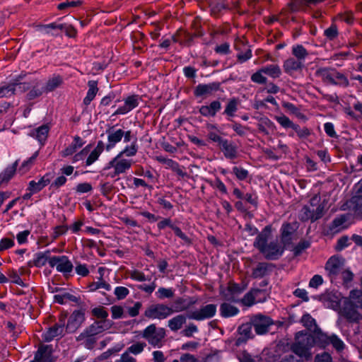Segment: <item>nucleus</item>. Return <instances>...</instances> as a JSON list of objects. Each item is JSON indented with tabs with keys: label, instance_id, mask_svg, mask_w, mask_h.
Wrapping results in <instances>:
<instances>
[{
	"label": "nucleus",
	"instance_id": "obj_20",
	"mask_svg": "<svg viewBox=\"0 0 362 362\" xmlns=\"http://www.w3.org/2000/svg\"><path fill=\"white\" fill-rule=\"evenodd\" d=\"M219 88L220 83L218 82L199 83L195 87L194 94L196 97L208 96L216 92Z\"/></svg>",
	"mask_w": 362,
	"mask_h": 362
},
{
	"label": "nucleus",
	"instance_id": "obj_9",
	"mask_svg": "<svg viewBox=\"0 0 362 362\" xmlns=\"http://www.w3.org/2000/svg\"><path fill=\"white\" fill-rule=\"evenodd\" d=\"M344 259L338 255H333L329 258L325 264V271L332 281L342 272Z\"/></svg>",
	"mask_w": 362,
	"mask_h": 362
},
{
	"label": "nucleus",
	"instance_id": "obj_41",
	"mask_svg": "<svg viewBox=\"0 0 362 362\" xmlns=\"http://www.w3.org/2000/svg\"><path fill=\"white\" fill-rule=\"evenodd\" d=\"M138 149L139 146L137 144V139H134L133 142L129 145H127L118 154L122 157L124 156L127 157H133L137 153Z\"/></svg>",
	"mask_w": 362,
	"mask_h": 362
},
{
	"label": "nucleus",
	"instance_id": "obj_24",
	"mask_svg": "<svg viewBox=\"0 0 362 362\" xmlns=\"http://www.w3.org/2000/svg\"><path fill=\"white\" fill-rule=\"evenodd\" d=\"M84 320L85 314L83 311L81 310H74L68 320L66 329L70 331L75 330L83 323Z\"/></svg>",
	"mask_w": 362,
	"mask_h": 362
},
{
	"label": "nucleus",
	"instance_id": "obj_21",
	"mask_svg": "<svg viewBox=\"0 0 362 362\" xmlns=\"http://www.w3.org/2000/svg\"><path fill=\"white\" fill-rule=\"evenodd\" d=\"M112 325L110 320H99L94 322L88 326L85 330L90 335L98 339V335L105 330L109 329Z\"/></svg>",
	"mask_w": 362,
	"mask_h": 362
},
{
	"label": "nucleus",
	"instance_id": "obj_55",
	"mask_svg": "<svg viewBox=\"0 0 362 362\" xmlns=\"http://www.w3.org/2000/svg\"><path fill=\"white\" fill-rule=\"evenodd\" d=\"M300 321L303 326L309 329H315L317 327L315 320L308 313L303 315Z\"/></svg>",
	"mask_w": 362,
	"mask_h": 362
},
{
	"label": "nucleus",
	"instance_id": "obj_56",
	"mask_svg": "<svg viewBox=\"0 0 362 362\" xmlns=\"http://www.w3.org/2000/svg\"><path fill=\"white\" fill-rule=\"evenodd\" d=\"M37 156L38 151H35L31 157L23 162L20 168V170L22 172V173H25L30 168Z\"/></svg>",
	"mask_w": 362,
	"mask_h": 362
},
{
	"label": "nucleus",
	"instance_id": "obj_44",
	"mask_svg": "<svg viewBox=\"0 0 362 362\" xmlns=\"http://www.w3.org/2000/svg\"><path fill=\"white\" fill-rule=\"evenodd\" d=\"M18 166V160L15 161L11 165H8L1 174L0 180L1 182H8L14 175Z\"/></svg>",
	"mask_w": 362,
	"mask_h": 362
},
{
	"label": "nucleus",
	"instance_id": "obj_63",
	"mask_svg": "<svg viewBox=\"0 0 362 362\" xmlns=\"http://www.w3.org/2000/svg\"><path fill=\"white\" fill-rule=\"evenodd\" d=\"M15 245L13 239L8 238H3L0 240V252L8 250Z\"/></svg>",
	"mask_w": 362,
	"mask_h": 362
},
{
	"label": "nucleus",
	"instance_id": "obj_4",
	"mask_svg": "<svg viewBox=\"0 0 362 362\" xmlns=\"http://www.w3.org/2000/svg\"><path fill=\"white\" fill-rule=\"evenodd\" d=\"M131 159L124 158L117 154L109 161L103 170V175L107 177L114 178L120 174L125 173L132 166Z\"/></svg>",
	"mask_w": 362,
	"mask_h": 362
},
{
	"label": "nucleus",
	"instance_id": "obj_62",
	"mask_svg": "<svg viewBox=\"0 0 362 362\" xmlns=\"http://www.w3.org/2000/svg\"><path fill=\"white\" fill-rule=\"evenodd\" d=\"M252 57V50L249 48L237 54V59L240 63H244Z\"/></svg>",
	"mask_w": 362,
	"mask_h": 362
},
{
	"label": "nucleus",
	"instance_id": "obj_18",
	"mask_svg": "<svg viewBox=\"0 0 362 362\" xmlns=\"http://www.w3.org/2000/svg\"><path fill=\"white\" fill-rule=\"evenodd\" d=\"M52 345H40L35 353L34 359L30 362H52Z\"/></svg>",
	"mask_w": 362,
	"mask_h": 362
},
{
	"label": "nucleus",
	"instance_id": "obj_51",
	"mask_svg": "<svg viewBox=\"0 0 362 362\" xmlns=\"http://www.w3.org/2000/svg\"><path fill=\"white\" fill-rule=\"evenodd\" d=\"M146 344L144 342H136L129 346L126 351L133 355H139L142 353L146 347Z\"/></svg>",
	"mask_w": 362,
	"mask_h": 362
},
{
	"label": "nucleus",
	"instance_id": "obj_2",
	"mask_svg": "<svg viewBox=\"0 0 362 362\" xmlns=\"http://www.w3.org/2000/svg\"><path fill=\"white\" fill-rule=\"evenodd\" d=\"M253 245L264 258L269 260H276L280 258L286 248L277 238H272L270 226H265L257 234Z\"/></svg>",
	"mask_w": 362,
	"mask_h": 362
},
{
	"label": "nucleus",
	"instance_id": "obj_53",
	"mask_svg": "<svg viewBox=\"0 0 362 362\" xmlns=\"http://www.w3.org/2000/svg\"><path fill=\"white\" fill-rule=\"evenodd\" d=\"M15 94L13 85L11 83L0 86V98H8Z\"/></svg>",
	"mask_w": 362,
	"mask_h": 362
},
{
	"label": "nucleus",
	"instance_id": "obj_28",
	"mask_svg": "<svg viewBox=\"0 0 362 362\" xmlns=\"http://www.w3.org/2000/svg\"><path fill=\"white\" fill-rule=\"evenodd\" d=\"M283 67L286 73L292 74L294 71L301 70L304 64L297 59L290 57L284 61Z\"/></svg>",
	"mask_w": 362,
	"mask_h": 362
},
{
	"label": "nucleus",
	"instance_id": "obj_25",
	"mask_svg": "<svg viewBox=\"0 0 362 362\" xmlns=\"http://www.w3.org/2000/svg\"><path fill=\"white\" fill-rule=\"evenodd\" d=\"M221 109V103L218 100H213L209 105H202L199 112L206 117H214Z\"/></svg>",
	"mask_w": 362,
	"mask_h": 362
},
{
	"label": "nucleus",
	"instance_id": "obj_37",
	"mask_svg": "<svg viewBox=\"0 0 362 362\" xmlns=\"http://www.w3.org/2000/svg\"><path fill=\"white\" fill-rule=\"evenodd\" d=\"M258 129L265 134H269V132L275 128L274 123L267 117H260L257 124Z\"/></svg>",
	"mask_w": 362,
	"mask_h": 362
},
{
	"label": "nucleus",
	"instance_id": "obj_10",
	"mask_svg": "<svg viewBox=\"0 0 362 362\" xmlns=\"http://www.w3.org/2000/svg\"><path fill=\"white\" fill-rule=\"evenodd\" d=\"M49 266L52 268L55 267L58 272L63 274L64 276L69 274L74 269L72 262L66 255L52 256Z\"/></svg>",
	"mask_w": 362,
	"mask_h": 362
},
{
	"label": "nucleus",
	"instance_id": "obj_52",
	"mask_svg": "<svg viewBox=\"0 0 362 362\" xmlns=\"http://www.w3.org/2000/svg\"><path fill=\"white\" fill-rule=\"evenodd\" d=\"M156 295L159 299L171 298L174 296V290L172 288L160 287L156 292Z\"/></svg>",
	"mask_w": 362,
	"mask_h": 362
},
{
	"label": "nucleus",
	"instance_id": "obj_60",
	"mask_svg": "<svg viewBox=\"0 0 362 362\" xmlns=\"http://www.w3.org/2000/svg\"><path fill=\"white\" fill-rule=\"evenodd\" d=\"M350 245V239L347 235L341 237L337 243L335 250L337 251H341Z\"/></svg>",
	"mask_w": 362,
	"mask_h": 362
},
{
	"label": "nucleus",
	"instance_id": "obj_59",
	"mask_svg": "<svg viewBox=\"0 0 362 362\" xmlns=\"http://www.w3.org/2000/svg\"><path fill=\"white\" fill-rule=\"evenodd\" d=\"M92 313L95 317L101 319L100 320H107L108 313L103 307L99 306L94 308L92 310Z\"/></svg>",
	"mask_w": 362,
	"mask_h": 362
},
{
	"label": "nucleus",
	"instance_id": "obj_1",
	"mask_svg": "<svg viewBox=\"0 0 362 362\" xmlns=\"http://www.w3.org/2000/svg\"><path fill=\"white\" fill-rule=\"evenodd\" d=\"M320 300L326 308L338 312L350 322H358L361 318L358 310L362 308L361 290L351 291L348 298L343 297L337 291H326L320 296Z\"/></svg>",
	"mask_w": 362,
	"mask_h": 362
},
{
	"label": "nucleus",
	"instance_id": "obj_7",
	"mask_svg": "<svg viewBox=\"0 0 362 362\" xmlns=\"http://www.w3.org/2000/svg\"><path fill=\"white\" fill-rule=\"evenodd\" d=\"M142 337L153 347H160L162 340L165 337V330L164 328L156 327L154 324H151L144 329Z\"/></svg>",
	"mask_w": 362,
	"mask_h": 362
},
{
	"label": "nucleus",
	"instance_id": "obj_14",
	"mask_svg": "<svg viewBox=\"0 0 362 362\" xmlns=\"http://www.w3.org/2000/svg\"><path fill=\"white\" fill-rule=\"evenodd\" d=\"M266 298V292L264 290L252 288L243 298H240V303L246 306H251L255 303L264 302Z\"/></svg>",
	"mask_w": 362,
	"mask_h": 362
},
{
	"label": "nucleus",
	"instance_id": "obj_17",
	"mask_svg": "<svg viewBox=\"0 0 362 362\" xmlns=\"http://www.w3.org/2000/svg\"><path fill=\"white\" fill-rule=\"evenodd\" d=\"M251 323L257 334H264L269 331L273 321L269 317L257 315L251 318Z\"/></svg>",
	"mask_w": 362,
	"mask_h": 362
},
{
	"label": "nucleus",
	"instance_id": "obj_34",
	"mask_svg": "<svg viewBox=\"0 0 362 362\" xmlns=\"http://www.w3.org/2000/svg\"><path fill=\"white\" fill-rule=\"evenodd\" d=\"M262 71L273 79L279 78L282 74L280 66L276 64H267L262 67Z\"/></svg>",
	"mask_w": 362,
	"mask_h": 362
},
{
	"label": "nucleus",
	"instance_id": "obj_16",
	"mask_svg": "<svg viewBox=\"0 0 362 362\" xmlns=\"http://www.w3.org/2000/svg\"><path fill=\"white\" fill-rule=\"evenodd\" d=\"M64 329L65 318H62L42 334V339L45 341L49 342L57 337L61 338L64 335Z\"/></svg>",
	"mask_w": 362,
	"mask_h": 362
},
{
	"label": "nucleus",
	"instance_id": "obj_35",
	"mask_svg": "<svg viewBox=\"0 0 362 362\" xmlns=\"http://www.w3.org/2000/svg\"><path fill=\"white\" fill-rule=\"evenodd\" d=\"M186 320L187 317L184 315H178L168 320V326L173 332H177L182 327Z\"/></svg>",
	"mask_w": 362,
	"mask_h": 362
},
{
	"label": "nucleus",
	"instance_id": "obj_40",
	"mask_svg": "<svg viewBox=\"0 0 362 362\" xmlns=\"http://www.w3.org/2000/svg\"><path fill=\"white\" fill-rule=\"evenodd\" d=\"M62 78L60 76H53L49 78L43 86L45 93H49L54 90L62 83Z\"/></svg>",
	"mask_w": 362,
	"mask_h": 362
},
{
	"label": "nucleus",
	"instance_id": "obj_57",
	"mask_svg": "<svg viewBox=\"0 0 362 362\" xmlns=\"http://www.w3.org/2000/svg\"><path fill=\"white\" fill-rule=\"evenodd\" d=\"M233 173L235 175L237 179L240 181L246 180L249 176L248 170L241 167H233Z\"/></svg>",
	"mask_w": 362,
	"mask_h": 362
},
{
	"label": "nucleus",
	"instance_id": "obj_49",
	"mask_svg": "<svg viewBox=\"0 0 362 362\" xmlns=\"http://www.w3.org/2000/svg\"><path fill=\"white\" fill-rule=\"evenodd\" d=\"M228 8V6L224 2H218L217 0H213L210 3V9L212 14L216 16L222 11Z\"/></svg>",
	"mask_w": 362,
	"mask_h": 362
},
{
	"label": "nucleus",
	"instance_id": "obj_64",
	"mask_svg": "<svg viewBox=\"0 0 362 362\" xmlns=\"http://www.w3.org/2000/svg\"><path fill=\"white\" fill-rule=\"evenodd\" d=\"M324 34L326 37L329 40H333L338 35V30L335 25H332L328 28L325 29Z\"/></svg>",
	"mask_w": 362,
	"mask_h": 362
},
{
	"label": "nucleus",
	"instance_id": "obj_58",
	"mask_svg": "<svg viewBox=\"0 0 362 362\" xmlns=\"http://www.w3.org/2000/svg\"><path fill=\"white\" fill-rule=\"evenodd\" d=\"M12 85H13L15 88V94L16 93H23L28 90L30 85L28 83L25 82H18V80H15L13 82L11 83Z\"/></svg>",
	"mask_w": 362,
	"mask_h": 362
},
{
	"label": "nucleus",
	"instance_id": "obj_30",
	"mask_svg": "<svg viewBox=\"0 0 362 362\" xmlns=\"http://www.w3.org/2000/svg\"><path fill=\"white\" fill-rule=\"evenodd\" d=\"M104 149L105 144L103 141H98L94 149L91 151H90V153L86 160V165L89 166L95 163L98 159Z\"/></svg>",
	"mask_w": 362,
	"mask_h": 362
},
{
	"label": "nucleus",
	"instance_id": "obj_3",
	"mask_svg": "<svg viewBox=\"0 0 362 362\" xmlns=\"http://www.w3.org/2000/svg\"><path fill=\"white\" fill-rule=\"evenodd\" d=\"M316 344L315 338L309 333L298 332L296 335V341L291 349L300 357L308 359L311 357V349Z\"/></svg>",
	"mask_w": 362,
	"mask_h": 362
},
{
	"label": "nucleus",
	"instance_id": "obj_54",
	"mask_svg": "<svg viewBox=\"0 0 362 362\" xmlns=\"http://www.w3.org/2000/svg\"><path fill=\"white\" fill-rule=\"evenodd\" d=\"M329 344H332L338 351H342L345 346L343 341L334 334L330 335Z\"/></svg>",
	"mask_w": 362,
	"mask_h": 362
},
{
	"label": "nucleus",
	"instance_id": "obj_38",
	"mask_svg": "<svg viewBox=\"0 0 362 362\" xmlns=\"http://www.w3.org/2000/svg\"><path fill=\"white\" fill-rule=\"evenodd\" d=\"M88 90L86 96L83 99V103L88 105L95 98L98 91V82L96 81H89L88 83Z\"/></svg>",
	"mask_w": 362,
	"mask_h": 362
},
{
	"label": "nucleus",
	"instance_id": "obj_12",
	"mask_svg": "<svg viewBox=\"0 0 362 362\" xmlns=\"http://www.w3.org/2000/svg\"><path fill=\"white\" fill-rule=\"evenodd\" d=\"M141 100V97L138 95H130L124 98L123 104L116 109L112 115H127L139 106Z\"/></svg>",
	"mask_w": 362,
	"mask_h": 362
},
{
	"label": "nucleus",
	"instance_id": "obj_39",
	"mask_svg": "<svg viewBox=\"0 0 362 362\" xmlns=\"http://www.w3.org/2000/svg\"><path fill=\"white\" fill-rule=\"evenodd\" d=\"M83 144V139L80 136H76L73 142L63 151L62 155L69 156L74 154Z\"/></svg>",
	"mask_w": 362,
	"mask_h": 362
},
{
	"label": "nucleus",
	"instance_id": "obj_8",
	"mask_svg": "<svg viewBox=\"0 0 362 362\" xmlns=\"http://www.w3.org/2000/svg\"><path fill=\"white\" fill-rule=\"evenodd\" d=\"M38 30L43 34L51 35L52 36L58 35V33L53 32V30H63L66 35L69 37H74L76 35V30L74 26L67 23L59 24L57 23H52L47 25H42L39 26Z\"/></svg>",
	"mask_w": 362,
	"mask_h": 362
},
{
	"label": "nucleus",
	"instance_id": "obj_23",
	"mask_svg": "<svg viewBox=\"0 0 362 362\" xmlns=\"http://www.w3.org/2000/svg\"><path fill=\"white\" fill-rule=\"evenodd\" d=\"M106 132L107 134V143L105 148L107 151H110L122 141L124 136L123 130L121 129H115L114 127H112L107 130Z\"/></svg>",
	"mask_w": 362,
	"mask_h": 362
},
{
	"label": "nucleus",
	"instance_id": "obj_33",
	"mask_svg": "<svg viewBox=\"0 0 362 362\" xmlns=\"http://www.w3.org/2000/svg\"><path fill=\"white\" fill-rule=\"evenodd\" d=\"M316 199L317 198L311 199L310 206L305 205L301 209L299 213V218L301 221L310 220L313 222L315 221L314 220V202Z\"/></svg>",
	"mask_w": 362,
	"mask_h": 362
},
{
	"label": "nucleus",
	"instance_id": "obj_47",
	"mask_svg": "<svg viewBox=\"0 0 362 362\" xmlns=\"http://www.w3.org/2000/svg\"><path fill=\"white\" fill-rule=\"evenodd\" d=\"M238 101L236 98L230 99L227 103L223 114L228 117H233L238 110Z\"/></svg>",
	"mask_w": 362,
	"mask_h": 362
},
{
	"label": "nucleus",
	"instance_id": "obj_31",
	"mask_svg": "<svg viewBox=\"0 0 362 362\" xmlns=\"http://www.w3.org/2000/svg\"><path fill=\"white\" fill-rule=\"evenodd\" d=\"M76 341L81 342L87 349H93L97 341L90 334H88L85 329L78 336L76 337Z\"/></svg>",
	"mask_w": 362,
	"mask_h": 362
},
{
	"label": "nucleus",
	"instance_id": "obj_6",
	"mask_svg": "<svg viewBox=\"0 0 362 362\" xmlns=\"http://www.w3.org/2000/svg\"><path fill=\"white\" fill-rule=\"evenodd\" d=\"M173 314V308L163 303L149 305L144 312V315L151 320H165Z\"/></svg>",
	"mask_w": 362,
	"mask_h": 362
},
{
	"label": "nucleus",
	"instance_id": "obj_5",
	"mask_svg": "<svg viewBox=\"0 0 362 362\" xmlns=\"http://www.w3.org/2000/svg\"><path fill=\"white\" fill-rule=\"evenodd\" d=\"M316 75L327 84L346 87L349 83L344 74L333 69L320 68L316 71Z\"/></svg>",
	"mask_w": 362,
	"mask_h": 362
},
{
	"label": "nucleus",
	"instance_id": "obj_11",
	"mask_svg": "<svg viewBox=\"0 0 362 362\" xmlns=\"http://www.w3.org/2000/svg\"><path fill=\"white\" fill-rule=\"evenodd\" d=\"M216 313V305L207 304L199 309L192 310L188 314V318L202 321L213 317Z\"/></svg>",
	"mask_w": 362,
	"mask_h": 362
},
{
	"label": "nucleus",
	"instance_id": "obj_46",
	"mask_svg": "<svg viewBox=\"0 0 362 362\" xmlns=\"http://www.w3.org/2000/svg\"><path fill=\"white\" fill-rule=\"evenodd\" d=\"M88 288L91 292L95 291L100 288H104L105 291H109L111 290V286L103 279H101V278H98L97 281L93 282L88 286Z\"/></svg>",
	"mask_w": 362,
	"mask_h": 362
},
{
	"label": "nucleus",
	"instance_id": "obj_29",
	"mask_svg": "<svg viewBox=\"0 0 362 362\" xmlns=\"http://www.w3.org/2000/svg\"><path fill=\"white\" fill-rule=\"evenodd\" d=\"M62 291V293L56 294L54 296V302L64 305L66 303L67 301H71L76 303H78L80 301V298L74 295H72L70 293L65 292L64 289L63 288H57L56 290Z\"/></svg>",
	"mask_w": 362,
	"mask_h": 362
},
{
	"label": "nucleus",
	"instance_id": "obj_26",
	"mask_svg": "<svg viewBox=\"0 0 362 362\" xmlns=\"http://www.w3.org/2000/svg\"><path fill=\"white\" fill-rule=\"evenodd\" d=\"M296 230L294 226L289 223H284L281 228V242L286 248L292 243V236Z\"/></svg>",
	"mask_w": 362,
	"mask_h": 362
},
{
	"label": "nucleus",
	"instance_id": "obj_15",
	"mask_svg": "<svg viewBox=\"0 0 362 362\" xmlns=\"http://www.w3.org/2000/svg\"><path fill=\"white\" fill-rule=\"evenodd\" d=\"M245 290V286H241L238 284H231L226 289L222 290L221 293L224 300L227 301L240 303V296Z\"/></svg>",
	"mask_w": 362,
	"mask_h": 362
},
{
	"label": "nucleus",
	"instance_id": "obj_42",
	"mask_svg": "<svg viewBox=\"0 0 362 362\" xmlns=\"http://www.w3.org/2000/svg\"><path fill=\"white\" fill-rule=\"evenodd\" d=\"M292 54L296 59L304 64L305 59L308 55V52L303 45H296L292 47Z\"/></svg>",
	"mask_w": 362,
	"mask_h": 362
},
{
	"label": "nucleus",
	"instance_id": "obj_43",
	"mask_svg": "<svg viewBox=\"0 0 362 362\" xmlns=\"http://www.w3.org/2000/svg\"><path fill=\"white\" fill-rule=\"evenodd\" d=\"M49 182L48 178L45 176L40 178L37 182L32 180L29 183V190L33 192H37L40 191L43 187L47 186Z\"/></svg>",
	"mask_w": 362,
	"mask_h": 362
},
{
	"label": "nucleus",
	"instance_id": "obj_50",
	"mask_svg": "<svg viewBox=\"0 0 362 362\" xmlns=\"http://www.w3.org/2000/svg\"><path fill=\"white\" fill-rule=\"evenodd\" d=\"M251 81L257 84H265L267 82V78L264 72H262V68L258 69L251 76Z\"/></svg>",
	"mask_w": 362,
	"mask_h": 362
},
{
	"label": "nucleus",
	"instance_id": "obj_48",
	"mask_svg": "<svg viewBox=\"0 0 362 362\" xmlns=\"http://www.w3.org/2000/svg\"><path fill=\"white\" fill-rule=\"evenodd\" d=\"M45 90L43 86L40 87L37 83L33 86V87L29 90L26 95V99L28 100H33L41 96Z\"/></svg>",
	"mask_w": 362,
	"mask_h": 362
},
{
	"label": "nucleus",
	"instance_id": "obj_27",
	"mask_svg": "<svg viewBox=\"0 0 362 362\" xmlns=\"http://www.w3.org/2000/svg\"><path fill=\"white\" fill-rule=\"evenodd\" d=\"M274 265L267 262H259L257 265L253 269L252 276L254 279H261L263 278L272 272Z\"/></svg>",
	"mask_w": 362,
	"mask_h": 362
},
{
	"label": "nucleus",
	"instance_id": "obj_36",
	"mask_svg": "<svg viewBox=\"0 0 362 362\" xmlns=\"http://www.w3.org/2000/svg\"><path fill=\"white\" fill-rule=\"evenodd\" d=\"M220 314L223 317H230L235 316L239 313V309L228 303H223L220 305Z\"/></svg>",
	"mask_w": 362,
	"mask_h": 362
},
{
	"label": "nucleus",
	"instance_id": "obj_22",
	"mask_svg": "<svg viewBox=\"0 0 362 362\" xmlns=\"http://www.w3.org/2000/svg\"><path fill=\"white\" fill-rule=\"evenodd\" d=\"M218 148L223 152L226 158L229 160L235 159L238 155V146L232 141L225 139L219 146Z\"/></svg>",
	"mask_w": 362,
	"mask_h": 362
},
{
	"label": "nucleus",
	"instance_id": "obj_45",
	"mask_svg": "<svg viewBox=\"0 0 362 362\" xmlns=\"http://www.w3.org/2000/svg\"><path fill=\"white\" fill-rule=\"evenodd\" d=\"M361 180H360L357 183L356 194L355 196H353L350 200V204H351L350 206L352 204L354 205V209L356 211L359 209V207L361 204V202H362L361 196L360 194V193L362 192V185H361Z\"/></svg>",
	"mask_w": 362,
	"mask_h": 362
},
{
	"label": "nucleus",
	"instance_id": "obj_61",
	"mask_svg": "<svg viewBox=\"0 0 362 362\" xmlns=\"http://www.w3.org/2000/svg\"><path fill=\"white\" fill-rule=\"evenodd\" d=\"M274 119L282 127L285 129L289 128L293 122L287 116L284 115H276Z\"/></svg>",
	"mask_w": 362,
	"mask_h": 362
},
{
	"label": "nucleus",
	"instance_id": "obj_32",
	"mask_svg": "<svg viewBox=\"0 0 362 362\" xmlns=\"http://www.w3.org/2000/svg\"><path fill=\"white\" fill-rule=\"evenodd\" d=\"M52 257V256L50 255V251L48 250L44 252H37L35 254L33 264L36 267H42L47 263L49 264Z\"/></svg>",
	"mask_w": 362,
	"mask_h": 362
},
{
	"label": "nucleus",
	"instance_id": "obj_13",
	"mask_svg": "<svg viewBox=\"0 0 362 362\" xmlns=\"http://www.w3.org/2000/svg\"><path fill=\"white\" fill-rule=\"evenodd\" d=\"M351 215L349 214H341L334 218L328 227V232L336 234L348 228L351 223Z\"/></svg>",
	"mask_w": 362,
	"mask_h": 362
},
{
	"label": "nucleus",
	"instance_id": "obj_19",
	"mask_svg": "<svg viewBox=\"0 0 362 362\" xmlns=\"http://www.w3.org/2000/svg\"><path fill=\"white\" fill-rule=\"evenodd\" d=\"M49 130L50 126L48 124H44L30 129L28 135L36 139L41 146H43L47 141Z\"/></svg>",
	"mask_w": 362,
	"mask_h": 362
}]
</instances>
